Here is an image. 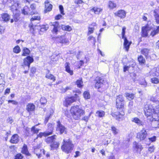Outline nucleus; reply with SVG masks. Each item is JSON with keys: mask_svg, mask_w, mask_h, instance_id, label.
<instances>
[{"mask_svg": "<svg viewBox=\"0 0 159 159\" xmlns=\"http://www.w3.org/2000/svg\"><path fill=\"white\" fill-rule=\"evenodd\" d=\"M148 108L147 109L145 108L144 110L145 115L148 120H152L153 119V114L159 113V107L158 106L155 107L153 105L150 104L148 106Z\"/></svg>", "mask_w": 159, "mask_h": 159, "instance_id": "1", "label": "nucleus"}, {"mask_svg": "<svg viewBox=\"0 0 159 159\" xmlns=\"http://www.w3.org/2000/svg\"><path fill=\"white\" fill-rule=\"evenodd\" d=\"M70 111L73 118L76 120L80 119L81 116L84 115L85 113L84 110L77 105L72 107Z\"/></svg>", "mask_w": 159, "mask_h": 159, "instance_id": "2", "label": "nucleus"}, {"mask_svg": "<svg viewBox=\"0 0 159 159\" xmlns=\"http://www.w3.org/2000/svg\"><path fill=\"white\" fill-rule=\"evenodd\" d=\"M116 108L118 112H115L112 114V116L115 117L117 120L120 121L123 116L125 115V102H116Z\"/></svg>", "mask_w": 159, "mask_h": 159, "instance_id": "3", "label": "nucleus"}, {"mask_svg": "<svg viewBox=\"0 0 159 159\" xmlns=\"http://www.w3.org/2000/svg\"><path fill=\"white\" fill-rule=\"evenodd\" d=\"M61 147L62 150L65 153L68 154L73 149L74 145L72 143V141L69 138L64 139Z\"/></svg>", "mask_w": 159, "mask_h": 159, "instance_id": "4", "label": "nucleus"}, {"mask_svg": "<svg viewBox=\"0 0 159 159\" xmlns=\"http://www.w3.org/2000/svg\"><path fill=\"white\" fill-rule=\"evenodd\" d=\"M56 137V135H53L48 137L45 139V141L47 143L51 144L50 147L52 150L58 148L59 145L60 144L58 142L55 141Z\"/></svg>", "mask_w": 159, "mask_h": 159, "instance_id": "5", "label": "nucleus"}, {"mask_svg": "<svg viewBox=\"0 0 159 159\" xmlns=\"http://www.w3.org/2000/svg\"><path fill=\"white\" fill-rule=\"evenodd\" d=\"M48 127L49 128V130H47L43 133L41 132L39 133V134L37 135L36 139L38 137L42 138L43 136L46 137L52 134L53 128L52 127V124L49 123L48 124Z\"/></svg>", "mask_w": 159, "mask_h": 159, "instance_id": "6", "label": "nucleus"}, {"mask_svg": "<svg viewBox=\"0 0 159 159\" xmlns=\"http://www.w3.org/2000/svg\"><path fill=\"white\" fill-rule=\"evenodd\" d=\"M95 87L98 89L102 87L106 82L101 77H97L96 79Z\"/></svg>", "mask_w": 159, "mask_h": 159, "instance_id": "7", "label": "nucleus"}, {"mask_svg": "<svg viewBox=\"0 0 159 159\" xmlns=\"http://www.w3.org/2000/svg\"><path fill=\"white\" fill-rule=\"evenodd\" d=\"M56 130L60 134H62L63 133H66V128L61 124L60 121L57 122Z\"/></svg>", "mask_w": 159, "mask_h": 159, "instance_id": "8", "label": "nucleus"}, {"mask_svg": "<svg viewBox=\"0 0 159 159\" xmlns=\"http://www.w3.org/2000/svg\"><path fill=\"white\" fill-rule=\"evenodd\" d=\"M50 25L53 26L52 32L53 33L57 34L58 31V29L60 28L58 22L56 21L53 22H50L49 23Z\"/></svg>", "mask_w": 159, "mask_h": 159, "instance_id": "9", "label": "nucleus"}, {"mask_svg": "<svg viewBox=\"0 0 159 159\" xmlns=\"http://www.w3.org/2000/svg\"><path fill=\"white\" fill-rule=\"evenodd\" d=\"M75 96H72L71 97L67 98L66 99L65 105L66 107L70 105L72 103L75 101L78 97L77 94L75 95Z\"/></svg>", "mask_w": 159, "mask_h": 159, "instance_id": "10", "label": "nucleus"}, {"mask_svg": "<svg viewBox=\"0 0 159 159\" xmlns=\"http://www.w3.org/2000/svg\"><path fill=\"white\" fill-rule=\"evenodd\" d=\"M147 135V133L146 130L143 129L138 134L137 136L141 140H142L146 138Z\"/></svg>", "mask_w": 159, "mask_h": 159, "instance_id": "11", "label": "nucleus"}, {"mask_svg": "<svg viewBox=\"0 0 159 159\" xmlns=\"http://www.w3.org/2000/svg\"><path fill=\"white\" fill-rule=\"evenodd\" d=\"M34 61L33 58L30 56L27 57L24 60V64L25 66H27L28 68H30V64Z\"/></svg>", "mask_w": 159, "mask_h": 159, "instance_id": "12", "label": "nucleus"}, {"mask_svg": "<svg viewBox=\"0 0 159 159\" xmlns=\"http://www.w3.org/2000/svg\"><path fill=\"white\" fill-rule=\"evenodd\" d=\"M0 17V20L5 22L8 21L10 19V16L7 13H2Z\"/></svg>", "mask_w": 159, "mask_h": 159, "instance_id": "13", "label": "nucleus"}, {"mask_svg": "<svg viewBox=\"0 0 159 159\" xmlns=\"http://www.w3.org/2000/svg\"><path fill=\"white\" fill-rule=\"evenodd\" d=\"M40 19V17L38 16H33L32 17V18L30 19L31 23L29 25L30 30L31 29V28L34 29V28H33V27L34 26H36L35 25L33 24V21L35 20H39Z\"/></svg>", "mask_w": 159, "mask_h": 159, "instance_id": "14", "label": "nucleus"}, {"mask_svg": "<svg viewBox=\"0 0 159 159\" xmlns=\"http://www.w3.org/2000/svg\"><path fill=\"white\" fill-rule=\"evenodd\" d=\"M45 9L44 11L46 13L48 11H50L52 8V5L51 4H50L49 2L47 0L45 2Z\"/></svg>", "mask_w": 159, "mask_h": 159, "instance_id": "15", "label": "nucleus"}, {"mask_svg": "<svg viewBox=\"0 0 159 159\" xmlns=\"http://www.w3.org/2000/svg\"><path fill=\"white\" fill-rule=\"evenodd\" d=\"M22 13L24 15H33V12L30 11V8L27 6H25L22 11Z\"/></svg>", "mask_w": 159, "mask_h": 159, "instance_id": "16", "label": "nucleus"}, {"mask_svg": "<svg viewBox=\"0 0 159 159\" xmlns=\"http://www.w3.org/2000/svg\"><path fill=\"white\" fill-rule=\"evenodd\" d=\"M19 136L17 134H15L11 137L10 142L12 143H17L19 141Z\"/></svg>", "mask_w": 159, "mask_h": 159, "instance_id": "17", "label": "nucleus"}, {"mask_svg": "<svg viewBox=\"0 0 159 159\" xmlns=\"http://www.w3.org/2000/svg\"><path fill=\"white\" fill-rule=\"evenodd\" d=\"M135 144H134L135 145V149L137 152H139V154H140V152L143 148L142 146L140 144H139L136 142H134Z\"/></svg>", "mask_w": 159, "mask_h": 159, "instance_id": "18", "label": "nucleus"}, {"mask_svg": "<svg viewBox=\"0 0 159 159\" xmlns=\"http://www.w3.org/2000/svg\"><path fill=\"white\" fill-rule=\"evenodd\" d=\"M115 14L121 18H124L125 17L126 13L124 10H121L118 11Z\"/></svg>", "mask_w": 159, "mask_h": 159, "instance_id": "19", "label": "nucleus"}, {"mask_svg": "<svg viewBox=\"0 0 159 159\" xmlns=\"http://www.w3.org/2000/svg\"><path fill=\"white\" fill-rule=\"evenodd\" d=\"M141 53L146 58L149 57V53L150 52V50L149 49L146 48H143L141 50Z\"/></svg>", "mask_w": 159, "mask_h": 159, "instance_id": "20", "label": "nucleus"}, {"mask_svg": "<svg viewBox=\"0 0 159 159\" xmlns=\"http://www.w3.org/2000/svg\"><path fill=\"white\" fill-rule=\"evenodd\" d=\"M35 108V105L33 103H30L26 106V109L30 112L34 111Z\"/></svg>", "mask_w": 159, "mask_h": 159, "instance_id": "21", "label": "nucleus"}, {"mask_svg": "<svg viewBox=\"0 0 159 159\" xmlns=\"http://www.w3.org/2000/svg\"><path fill=\"white\" fill-rule=\"evenodd\" d=\"M70 64L67 62H66L65 64V67L66 71L69 73L70 75H72L73 74V71L70 69Z\"/></svg>", "mask_w": 159, "mask_h": 159, "instance_id": "22", "label": "nucleus"}, {"mask_svg": "<svg viewBox=\"0 0 159 159\" xmlns=\"http://www.w3.org/2000/svg\"><path fill=\"white\" fill-rule=\"evenodd\" d=\"M18 3H15L13 5H12L11 7V10L13 12L14 14L15 12H19L18 10Z\"/></svg>", "mask_w": 159, "mask_h": 159, "instance_id": "23", "label": "nucleus"}, {"mask_svg": "<svg viewBox=\"0 0 159 159\" xmlns=\"http://www.w3.org/2000/svg\"><path fill=\"white\" fill-rule=\"evenodd\" d=\"M153 12L156 22L159 24V9H155Z\"/></svg>", "mask_w": 159, "mask_h": 159, "instance_id": "24", "label": "nucleus"}, {"mask_svg": "<svg viewBox=\"0 0 159 159\" xmlns=\"http://www.w3.org/2000/svg\"><path fill=\"white\" fill-rule=\"evenodd\" d=\"M92 11L95 14H98L102 11V9L101 8L95 7L91 9Z\"/></svg>", "mask_w": 159, "mask_h": 159, "instance_id": "25", "label": "nucleus"}, {"mask_svg": "<svg viewBox=\"0 0 159 159\" xmlns=\"http://www.w3.org/2000/svg\"><path fill=\"white\" fill-rule=\"evenodd\" d=\"M22 152L26 155L29 156L30 155L28 150L27 146L25 144H24L22 148Z\"/></svg>", "mask_w": 159, "mask_h": 159, "instance_id": "26", "label": "nucleus"}, {"mask_svg": "<svg viewBox=\"0 0 159 159\" xmlns=\"http://www.w3.org/2000/svg\"><path fill=\"white\" fill-rule=\"evenodd\" d=\"M124 42V46L125 48L126 51H128L130 44L129 43V41L127 40L126 38H125Z\"/></svg>", "mask_w": 159, "mask_h": 159, "instance_id": "27", "label": "nucleus"}, {"mask_svg": "<svg viewBox=\"0 0 159 159\" xmlns=\"http://www.w3.org/2000/svg\"><path fill=\"white\" fill-rule=\"evenodd\" d=\"M48 73L46 74L45 76L48 79L52 80L53 81H55L56 80L55 77L49 73V70H48Z\"/></svg>", "mask_w": 159, "mask_h": 159, "instance_id": "28", "label": "nucleus"}, {"mask_svg": "<svg viewBox=\"0 0 159 159\" xmlns=\"http://www.w3.org/2000/svg\"><path fill=\"white\" fill-rule=\"evenodd\" d=\"M121 102H125V101L122 95H120L116 97V102L118 103Z\"/></svg>", "mask_w": 159, "mask_h": 159, "instance_id": "29", "label": "nucleus"}, {"mask_svg": "<svg viewBox=\"0 0 159 159\" xmlns=\"http://www.w3.org/2000/svg\"><path fill=\"white\" fill-rule=\"evenodd\" d=\"M159 33V26L157 27L156 29L152 30V31L151 32L150 35L152 37L156 35Z\"/></svg>", "mask_w": 159, "mask_h": 159, "instance_id": "30", "label": "nucleus"}, {"mask_svg": "<svg viewBox=\"0 0 159 159\" xmlns=\"http://www.w3.org/2000/svg\"><path fill=\"white\" fill-rule=\"evenodd\" d=\"M105 112L102 110H99L97 111L96 113V115L99 117H102L104 116Z\"/></svg>", "mask_w": 159, "mask_h": 159, "instance_id": "31", "label": "nucleus"}, {"mask_svg": "<svg viewBox=\"0 0 159 159\" xmlns=\"http://www.w3.org/2000/svg\"><path fill=\"white\" fill-rule=\"evenodd\" d=\"M59 41L61 43L67 44L68 43V39H66L63 36H61L59 38Z\"/></svg>", "mask_w": 159, "mask_h": 159, "instance_id": "32", "label": "nucleus"}, {"mask_svg": "<svg viewBox=\"0 0 159 159\" xmlns=\"http://www.w3.org/2000/svg\"><path fill=\"white\" fill-rule=\"evenodd\" d=\"M22 56H26L29 55L30 52V50L26 48H24L23 50Z\"/></svg>", "mask_w": 159, "mask_h": 159, "instance_id": "33", "label": "nucleus"}, {"mask_svg": "<svg viewBox=\"0 0 159 159\" xmlns=\"http://www.w3.org/2000/svg\"><path fill=\"white\" fill-rule=\"evenodd\" d=\"M13 17L14 20L15 22H17L19 20V11L16 12H15L14 14H13Z\"/></svg>", "mask_w": 159, "mask_h": 159, "instance_id": "34", "label": "nucleus"}, {"mask_svg": "<svg viewBox=\"0 0 159 159\" xmlns=\"http://www.w3.org/2000/svg\"><path fill=\"white\" fill-rule=\"evenodd\" d=\"M138 60L140 63L144 64L145 62V60L142 56H140L138 57Z\"/></svg>", "mask_w": 159, "mask_h": 159, "instance_id": "35", "label": "nucleus"}, {"mask_svg": "<svg viewBox=\"0 0 159 159\" xmlns=\"http://www.w3.org/2000/svg\"><path fill=\"white\" fill-rule=\"evenodd\" d=\"M133 121L139 125H143V123L137 118H134Z\"/></svg>", "mask_w": 159, "mask_h": 159, "instance_id": "36", "label": "nucleus"}, {"mask_svg": "<svg viewBox=\"0 0 159 159\" xmlns=\"http://www.w3.org/2000/svg\"><path fill=\"white\" fill-rule=\"evenodd\" d=\"M62 28L63 30L70 31L72 30L71 27L69 25H62Z\"/></svg>", "mask_w": 159, "mask_h": 159, "instance_id": "37", "label": "nucleus"}, {"mask_svg": "<svg viewBox=\"0 0 159 159\" xmlns=\"http://www.w3.org/2000/svg\"><path fill=\"white\" fill-rule=\"evenodd\" d=\"M142 36L143 37H146L148 36L149 32L145 30L143 27L142 28Z\"/></svg>", "mask_w": 159, "mask_h": 159, "instance_id": "38", "label": "nucleus"}, {"mask_svg": "<svg viewBox=\"0 0 159 159\" xmlns=\"http://www.w3.org/2000/svg\"><path fill=\"white\" fill-rule=\"evenodd\" d=\"M76 84L78 87L81 88L83 86V82L82 79L77 80L76 81Z\"/></svg>", "mask_w": 159, "mask_h": 159, "instance_id": "39", "label": "nucleus"}, {"mask_svg": "<svg viewBox=\"0 0 159 159\" xmlns=\"http://www.w3.org/2000/svg\"><path fill=\"white\" fill-rule=\"evenodd\" d=\"M150 100L154 102H158L159 103V98H158L157 96L152 97L150 98Z\"/></svg>", "mask_w": 159, "mask_h": 159, "instance_id": "40", "label": "nucleus"}, {"mask_svg": "<svg viewBox=\"0 0 159 159\" xmlns=\"http://www.w3.org/2000/svg\"><path fill=\"white\" fill-rule=\"evenodd\" d=\"M116 4L114 3L112 1H109L108 4L109 7L111 9H113L116 7Z\"/></svg>", "mask_w": 159, "mask_h": 159, "instance_id": "41", "label": "nucleus"}, {"mask_svg": "<svg viewBox=\"0 0 159 159\" xmlns=\"http://www.w3.org/2000/svg\"><path fill=\"white\" fill-rule=\"evenodd\" d=\"M20 51V49L18 46H15L13 49V52L16 53H19Z\"/></svg>", "mask_w": 159, "mask_h": 159, "instance_id": "42", "label": "nucleus"}, {"mask_svg": "<svg viewBox=\"0 0 159 159\" xmlns=\"http://www.w3.org/2000/svg\"><path fill=\"white\" fill-rule=\"evenodd\" d=\"M126 97L129 100H130L134 98V95L132 93H126Z\"/></svg>", "mask_w": 159, "mask_h": 159, "instance_id": "43", "label": "nucleus"}, {"mask_svg": "<svg viewBox=\"0 0 159 159\" xmlns=\"http://www.w3.org/2000/svg\"><path fill=\"white\" fill-rule=\"evenodd\" d=\"M151 82L153 84H158L159 83V79L156 77L153 78L151 79Z\"/></svg>", "mask_w": 159, "mask_h": 159, "instance_id": "44", "label": "nucleus"}, {"mask_svg": "<svg viewBox=\"0 0 159 159\" xmlns=\"http://www.w3.org/2000/svg\"><path fill=\"white\" fill-rule=\"evenodd\" d=\"M83 95L84 98L85 99H89L90 98V95L88 91H85L84 92Z\"/></svg>", "mask_w": 159, "mask_h": 159, "instance_id": "45", "label": "nucleus"}, {"mask_svg": "<svg viewBox=\"0 0 159 159\" xmlns=\"http://www.w3.org/2000/svg\"><path fill=\"white\" fill-rule=\"evenodd\" d=\"M36 69L35 67L31 68L30 70V76H33V75L36 72Z\"/></svg>", "mask_w": 159, "mask_h": 159, "instance_id": "46", "label": "nucleus"}, {"mask_svg": "<svg viewBox=\"0 0 159 159\" xmlns=\"http://www.w3.org/2000/svg\"><path fill=\"white\" fill-rule=\"evenodd\" d=\"M111 130L114 134L116 135L119 132V130L115 127L112 126L111 127Z\"/></svg>", "mask_w": 159, "mask_h": 159, "instance_id": "47", "label": "nucleus"}, {"mask_svg": "<svg viewBox=\"0 0 159 159\" xmlns=\"http://www.w3.org/2000/svg\"><path fill=\"white\" fill-rule=\"evenodd\" d=\"M31 131L34 134H37L39 130V129L36 128L35 126H34L31 128Z\"/></svg>", "mask_w": 159, "mask_h": 159, "instance_id": "48", "label": "nucleus"}, {"mask_svg": "<svg viewBox=\"0 0 159 159\" xmlns=\"http://www.w3.org/2000/svg\"><path fill=\"white\" fill-rule=\"evenodd\" d=\"M35 5L34 4H32L30 6V8L31 10H32V12H33V14H35L37 13L36 11H35Z\"/></svg>", "mask_w": 159, "mask_h": 159, "instance_id": "49", "label": "nucleus"}, {"mask_svg": "<svg viewBox=\"0 0 159 159\" xmlns=\"http://www.w3.org/2000/svg\"><path fill=\"white\" fill-rule=\"evenodd\" d=\"M92 112H91L89 113V115L87 116H85L83 118H82V120H83L85 122H87L89 120V118L90 117Z\"/></svg>", "mask_w": 159, "mask_h": 159, "instance_id": "50", "label": "nucleus"}, {"mask_svg": "<svg viewBox=\"0 0 159 159\" xmlns=\"http://www.w3.org/2000/svg\"><path fill=\"white\" fill-rule=\"evenodd\" d=\"M3 76L4 75L3 74H0V85L2 84H4L5 83V82L3 81Z\"/></svg>", "mask_w": 159, "mask_h": 159, "instance_id": "51", "label": "nucleus"}, {"mask_svg": "<svg viewBox=\"0 0 159 159\" xmlns=\"http://www.w3.org/2000/svg\"><path fill=\"white\" fill-rule=\"evenodd\" d=\"M143 28L145 29L148 32L151 30H152V26H150L148 25H147L145 27H143Z\"/></svg>", "mask_w": 159, "mask_h": 159, "instance_id": "52", "label": "nucleus"}, {"mask_svg": "<svg viewBox=\"0 0 159 159\" xmlns=\"http://www.w3.org/2000/svg\"><path fill=\"white\" fill-rule=\"evenodd\" d=\"M126 29V28L125 27H123L122 28V39H125V38H126L125 36V33Z\"/></svg>", "mask_w": 159, "mask_h": 159, "instance_id": "53", "label": "nucleus"}, {"mask_svg": "<svg viewBox=\"0 0 159 159\" xmlns=\"http://www.w3.org/2000/svg\"><path fill=\"white\" fill-rule=\"evenodd\" d=\"M89 40H92V42L94 44L96 42L95 38L93 37L92 36H89L88 38Z\"/></svg>", "mask_w": 159, "mask_h": 159, "instance_id": "54", "label": "nucleus"}, {"mask_svg": "<svg viewBox=\"0 0 159 159\" xmlns=\"http://www.w3.org/2000/svg\"><path fill=\"white\" fill-rule=\"evenodd\" d=\"M48 28V27H46V26H43L40 29V32H44L47 30Z\"/></svg>", "mask_w": 159, "mask_h": 159, "instance_id": "55", "label": "nucleus"}, {"mask_svg": "<svg viewBox=\"0 0 159 159\" xmlns=\"http://www.w3.org/2000/svg\"><path fill=\"white\" fill-rule=\"evenodd\" d=\"M23 158V156L21 154H18L16 155L15 159H22Z\"/></svg>", "mask_w": 159, "mask_h": 159, "instance_id": "56", "label": "nucleus"}, {"mask_svg": "<svg viewBox=\"0 0 159 159\" xmlns=\"http://www.w3.org/2000/svg\"><path fill=\"white\" fill-rule=\"evenodd\" d=\"M94 30V27H90L89 28V31L88 32V34H90L93 33V31Z\"/></svg>", "mask_w": 159, "mask_h": 159, "instance_id": "57", "label": "nucleus"}, {"mask_svg": "<svg viewBox=\"0 0 159 159\" xmlns=\"http://www.w3.org/2000/svg\"><path fill=\"white\" fill-rule=\"evenodd\" d=\"M41 103L42 104H44L47 102V100L45 98H42L40 99Z\"/></svg>", "mask_w": 159, "mask_h": 159, "instance_id": "58", "label": "nucleus"}, {"mask_svg": "<svg viewBox=\"0 0 159 159\" xmlns=\"http://www.w3.org/2000/svg\"><path fill=\"white\" fill-rule=\"evenodd\" d=\"M155 149L154 147L153 146H152L148 148V150L151 153L153 152Z\"/></svg>", "mask_w": 159, "mask_h": 159, "instance_id": "59", "label": "nucleus"}, {"mask_svg": "<svg viewBox=\"0 0 159 159\" xmlns=\"http://www.w3.org/2000/svg\"><path fill=\"white\" fill-rule=\"evenodd\" d=\"M51 59L53 61H57L58 60L57 55L55 56V55H52L51 57Z\"/></svg>", "mask_w": 159, "mask_h": 159, "instance_id": "60", "label": "nucleus"}, {"mask_svg": "<svg viewBox=\"0 0 159 159\" xmlns=\"http://www.w3.org/2000/svg\"><path fill=\"white\" fill-rule=\"evenodd\" d=\"M59 8L61 14L63 15H64V10L63 6L62 5H60L59 6Z\"/></svg>", "mask_w": 159, "mask_h": 159, "instance_id": "61", "label": "nucleus"}, {"mask_svg": "<svg viewBox=\"0 0 159 159\" xmlns=\"http://www.w3.org/2000/svg\"><path fill=\"white\" fill-rule=\"evenodd\" d=\"M51 115V114H50L49 115H48L45 118V120H44V123L46 124L47 122L48 121L49 117Z\"/></svg>", "mask_w": 159, "mask_h": 159, "instance_id": "62", "label": "nucleus"}, {"mask_svg": "<svg viewBox=\"0 0 159 159\" xmlns=\"http://www.w3.org/2000/svg\"><path fill=\"white\" fill-rule=\"evenodd\" d=\"M8 103H11L15 105H17L18 104L17 102L14 100H9L8 101Z\"/></svg>", "mask_w": 159, "mask_h": 159, "instance_id": "63", "label": "nucleus"}, {"mask_svg": "<svg viewBox=\"0 0 159 159\" xmlns=\"http://www.w3.org/2000/svg\"><path fill=\"white\" fill-rule=\"evenodd\" d=\"M154 75L157 76H159V67L156 69V71L154 73Z\"/></svg>", "mask_w": 159, "mask_h": 159, "instance_id": "64", "label": "nucleus"}]
</instances>
